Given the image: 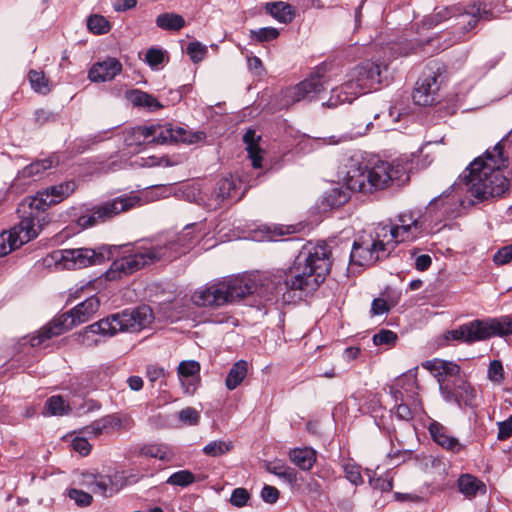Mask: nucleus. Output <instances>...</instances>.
<instances>
[{
    "mask_svg": "<svg viewBox=\"0 0 512 512\" xmlns=\"http://www.w3.org/2000/svg\"><path fill=\"white\" fill-rule=\"evenodd\" d=\"M265 8L268 13L281 23L288 24L295 17V9L283 1L267 3Z\"/></svg>",
    "mask_w": 512,
    "mask_h": 512,
    "instance_id": "nucleus-24",
    "label": "nucleus"
},
{
    "mask_svg": "<svg viewBox=\"0 0 512 512\" xmlns=\"http://www.w3.org/2000/svg\"><path fill=\"white\" fill-rule=\"evenodd\" d=\"M488 379L496 384H501L504 380V368L500 360L490 362L487 372Z\"/></svg>",
    "mask_w": 512,
    "mask_h": 512,
    "instance_id": "nucleus-48",
    "label": "nucleus"
},
{
    "mask_svg": "<svg viewBox=\"0 0 512 512\" xmlns=\"http://www.w3.org/2000/svg\"><path fill=\"white\" fill-rule=\"evenodd\" d=\"M109 257L103 248L98 251L90 248L61 249L51 252L44 258L45 266L52 264L59 269H82L91 265H98L105 262Z\"/></svg>",
    "mask_w": 512,
    "mask_h": 512,
    "instance_id": "nucleus-12",
    "label": "nucleus"
},
{
    "mask_svg": "<svg viewBox=\"0 0 512 512\" xmlns=\"http://www.w3.org/2000/svg\"><path fill=\"white\" fill-rule=\"evenodd\" d=\"M195 482V476L189 470H180L173 473L168 479L167 483L171 485L186 487Z\"/></svg>",
    "mask_w": 512,
    "mask_h": 512,
    "instance_id": "nucleus-43",
    "label": "nucleus"
},
{
    "mask_svg": "<svg viewBox=\"0 0 512 512\" xmlns=\"http://www.w3.org/2000/svg\"><path fill=\"white\" fill-rule=\"evenodd\" d=\"M496 265H505L512 261V243L500 248L493 256Z\"/></svg>",
    "mask_w": 512,
    "mask_h": 512,
    "instance_id": "nucleus-55",
    "label": "nucleus"
},
{
    "mask_svg": "<svg viewBox=\"0 0 512 512\" xmlns=\"http://www.w3.org/2000/svg\"><path fill=\"white\" fill-rule=\"evenodd\" d=\"M424 224L420 213L405 211L397 216L396 224H379L378 236L386 239L393 250L399 243L418 239L424 231Z\"/></svg>",
    "mask_w": 512,
    "mask_h": 512,
    "instance_id": "nucleus-10",
    "label": "nucleus"
},
{
    "mask_svg": "<svg viewBox=\"0 0 512 512\" xmlns=\"http://www.w3.org/2000/svg\"><path fill=\"white\" fill-rule=\"evenodd\" d=\"M70 406L65 402L62 396L54 395L49 397L44 406V416H63L69 414Z\"/></svg>",
    "mask_w": 512,
    "mask_h": 512,
    "instance_id": "nucleus-33",
    "label": "nucleus"
},
{
    "mask_svg": "<svg viewBox=\"0 0 512 512\" xmlns=\"http://www.w3.org/2000/svg\"><path fill=\"white\" fill-rule=\"evenodd\" d=\"M102 421V424L104 426V430L106 433H109L111 431L120 430L124 427H126L128 423V418H121L116 414H110L106 415L102 418H100Z\"/></svg>",
    "mask_w": 512,
    "mask_h": 512,
    "instance_id": "nucleus-44",
    "label": "nucleus"
},
{
    "mask_svg": "<svg viewBox=\"0 0 512 512\" xmlns=\"http://www.w3.org/2000/svg\"><path fill=\"white\" fill-rule=\"evenodd\" d=\"M32 90L38 94L47 95L52 90V83L41 70L31 69L27 75Z\"/></svg>",
    "mask_w": 512,
    "mask_h": 512,
    "instance_id": "nucleus-30",
    "label": "nucleus"
},
{
    "mask_svg": "<svg viewBox=\"0 0 512 512\" xmlns=\"http://www.w3.org/2000/svg\"><path fill=\"white\" fill-rule=\"evenodd\" d=\"M141 204V197L138 193L132 191L92 207L88 214L78 217L77 225L82 229L89 228L97 223L105 222L122 212L139 207Z\"/></svg>",
    "mask_w": 512,
    "mask_h": 512,
    "instance_id": "nucleus-11",
    "label": "nucleus"
},
{
    "mask_svg": "<svg viewBox=\"0 0 512 512\" xmlns=\"http://www.w3.org/2000/svg\"><path fill=\"white\" fill-rule=\"evenodd\" d=\"M498 439L505 440L512 435V415L505 421L498 423Z\"/></svg>",
    "mask_w": 512,
    "mask_h": 512,
    "instance_id": "nucleus-60",
    "label": "nucleus"
},
{
    "mask_svg": "<svg viewBox=\"0 0 512 512\" xmlns=\"http://www.w3.org/2000/svg\"><path fill=\"white\" fill-rule=\"evenodd\" d=\"M392 252L389 242L378 236V227L375 237L355 240L350 252V266L366 267L379 260L387 258Z\"/></svg>",
    "mask_w": 512,
    "mask_h": 512,
    "instance_id": "nucleus-13",
    "label": "nucleus"
},
{
    "mask_svg": "<svg viewBox=\"0 0 512 512\" xmlns=\"http://www.w3.org/2000/svg\"><path fill=\"white\" fill-rule=\"evenodd\" d=\"M290 461L301 470H310L316 462V451L310 447L294 448L289 452Z\"/></svg>",
    "mask_w": 512,
    "mask_h": 512,
    "instance_id": "nucleus-23",
    "label": "nucleus"
},
{
    "mask_svg": "<svg viewBox=\"0 0 512 512\" xmlns=\"http://www.w3.org/2000/svg\"><path fill=\"white\" fill-rule=\"evenodd\" d=\"M68 496L70 499L74 500L78 506H88L92 502V496L89 493L79 489H70L68 491Z\"/></svg>",
    "mask_w": 512,
    "mask_h": 512,
    "instance_id": "nucleus-54",
    "label": "nucleus"
},
{
    "mask_svg": "<svg viewBox=\"0 0 512 512\" xmlns=\"http://www.w3.org/2000/svg\"><path fill=\"white\" fill-rule=\"evenodd\" d=\"M406 175V168L400 163L377 161L371 165L359 163L352 166L346 175L349 190L371 194L387 188L394 181H400Z\"/></svg>",
    "mask_w": 512,
    "mask_h": 512,
    "instance_id": "nucleus-4",
    "label": "nucleus"
},
{
    "mask_svg": "<svg viewBox=\"0 0 512 512\" xmlns=\"http://www.w3.org/2000/svg\"><path fill=\"white\" fill-rule=\"evenodd\" d=\"M344 103H351L348 96L346 95L345 91L343 90L342 85L333 88L331 90L330 97L327 101V106L330 108H335L338 105L344 104Z\"/></svg>",
    "mask_w": 512,
    "mask_h": 512,
    "instance_id": "nucleus-50",
    "label": "nucleus"
},
{
    "mask_svg": "<svg viewBox=\"0 0 512 512\" xmlns=\"http://www.w3.org/2000/svg\"><path fill=\"white\" fill-rule=\"evenodd\" d=\"M382 67L374 62H365L353 68L348 77L353 79L365 92L376 90L382 82Z\"/></svg>",
    "mask_w": 512,
    "mask_h": 512,
    "instance_id": "nucleus-18",
    "label": "nucleus"
},
{
    "mask_svg": "<svg viewBox=\"0 0 512 512\" xmlns=\"http://www.w3.org/2000/svg\"><path fill=\"white\" fill-rule=\"evenodd\" d=\"M127 98L134 106L146 108L149 111L162 108V105L154 96L140 90H132L127 94Z\"/></svg>",
    "mask_w": 512,
    "mask_h": 512,
    "instance_id": "nucleus-29",
    "label": "nucleus"
},
{
    "mask_svg": "<svg viewBox=\"0 0 512 512\" xmlns=\"http://www.w3.org/2000/svg\"><path fill=\"white\" fill-rule=\"evenodd\" d=\"M389 311L388 303L385 299L376 298L371 305V312L373 315H383Z\"/></svg>",
    "mask_w": 512,
    "mask_h": 512,
    "instance_id": "nucleus-62",
    "label": "nucleus"
},
{
    "mask_svg": "<svg viewBox=\"0 0 512 512\" xmlns=\"http://www.w3.org/2000/svg\"><path fill=\"white\" fill-rule=\"evenodd\" d=\"M151 144L188 143L193 144L205 138L203 132H191L170 123L150 125Z\"/></svg>",
    "mask_w": 512,
    "mask_h": 512,
    "instance_id": "nucleus-15",
    "label": "nucleus"
},
{
    "mask_svg": "<svg viewBox=\"0 0 512 512\" xmlns=\"http://www.w3.org/2000/svg\"><path fill=\"white\" fill-rule=\"evenodd\" d=\"M509 335H512V316L505 315L498 318L474 319L466 322L456 329L447 331L445 339L470 345L492 337Z\"/></svg>",
    "mask_w": 512,
    "mask_h": 512,
    "instance_id": "nucleus-6",
    "label": "nucleus"
},
{
    "mask_svg": "<svg viewBox=\"0 0 512 512\" xmlns=\"http://www.w3.org/2000/svg\"><path fill=\"white\" fill-rule=\"evenodd\" d=\"M233 448L231 441L215 440L211 441L203 448V453L210 457H217L226 454Z\"/></svg>",
    "mask_w": 512,
    "mask_h": 512,
    "instance_id": "nucleus-39",
    "label": "nucleus"
},
{
    "mask_svg": "<svg viewBox=\"0 0 512 512\" xmlns=\"http://www.w3.org/2000/svg\"><path fill=\"white\" fill-rule=\"evenodd\" d=\"M423 367L438 377L456 376L460 372V367L456 363L440 359L426 361Z\"/></svg>",
    "mask_w": 512,
    "mask_h": 512,
    "instance_id": "nucleus-28",
    "label": "nucleus"
},
{
    "mask_svg": "<svg viewBox=\"0 0 512 512\" xmlns=\"http://www.w3.org/2000/svg\"><path fill=\"white\" fill-rule=\"evenodd\" d=\"M332 266V250L324 241L308 242L295 257L292 266L287 270L274 275L268 285H271L270 296L267 301L289 291H303L306 293L318 289L330 273Z\"/></svg>",
    "mask_w": 512,
    "mask_h": 512,
    "instance_id": "nucleus-1",
    "label": "nucleus"
},
{
    "mask_svg": "<svg viewBox=\"0 0 512 512\" xmlns=\"http://www.w3.org/2000/svg\"><path fill=\"white\" fill-rule=\"evenodd\" d=\"M200 364L195 360L180 362L178 366V376L184 392L193 394L196 391L200 380Z\"/></svg>",
    "mask_w": 512,
    "mask_h": 512,
    "instance_id": "nucleus-21",
    "label": "nucleus"
},
{
    "mask_svg": "<svg viewBox=\"0 0 512 512\" xmlns=\"http://www.w3.org/2000/svg\"><path fill=\"white\" fill-rule=\"evenodd\" d=\"M250 39L257 43L270 42L279 36V31L273 27H263L258 30H250Z\"/></svg>",
    "mask_w": 512,
    "mask_h": 512,
    "instance_id": "nucleus-42",
    "label": "nucleus"
},
{
    "mask_svg": "<svg viewBox=\"0 0 512 512\" xmlns=\"http://www.w3.org/2000/svg\"><path fill=\"white\" fill-rule=\"evenodd\" d=\"M59 160L55 156H50L42 160H36L25 166L21 171L22 178H35L42 175L46 170L58 164Z\"/></svg>",
    "mask_w": 512,
    "mask_h": 512,
    "instance_id": "nucleus-25",
    "label": "nucleus"
},
{
    "mask_svg": "<svg viewBox=\"0 0 512 512\" xmlns=\"http://www.w3.org/2000/svg\"><path fill=\"white\" fill-rule=\"evenodd\" d=\"M479 16L480 6L476 7L474 5L470 9L463 6V12L458 15V19L460 20L458 24L463 25L464 33L470 31L477 25Z\"/></svg>",
    "mask_w": 512,
    "mask_h": 512,
    "instance_id": "nucleus-37",
    "label": "nucleus"
},
{
    "mask_svg": "<svg viewBox=\"0 0 512 512\" xmlns=\"http://www.w3.org/2000/svg\"><path fill=\"white\" fill-rule=\"evenodd\" d=\"M83 433L89 436L97 437L103 433H106L101 419L95 420L90 425L83 429Z\"/></svg>",
    "mask_w": 512,
    "mask_h": 512,
    "instance_id": "nucleus-61",
    "label": "nucleus"
},
{
    "mask_svg": "<svg viewBox=\"0 0 512 512\" xmlns=\"http://www.w3.org/2000/svg\"><path fill=\"white\" fill-rule=\"evenodd\" d=\"M428 431L431 439L447 452L460 455L467 450V446L453 436L450 429L442 423L432 420L428 425Z\"/></svg>",
    "mask_w": 512,
    "mask_h": 512,
    "instance_id": "nucleus-17",
    "label": "nucleus"
},
{
    "mask_svg": "<svg viewBox=\"0 0 512 512\" xmlns=\"http://www.w3.org/2000/svg\"><path fill=\"white\" fill-rule=\"evenodd\" d=\"M343 90L348 96L350 102L359 97L360 95L366 94L359 84H357L353 79L348 77V80L342 84Z\"/></svg>",
    "mask_w": 512,
    "mask_h": 512,
    "instance_id": "nucleus-53",
    "label": "nucleus"
},
{
    "mask_svg": "<svg viewBox=\"0 0 512 512\" xmlns=\"http://www.w3.org/2000/svg\"><path fill=\"white\" fill-rule=\"evenodd\" d=\"M396 416L400 420L409 421L413 419V413L408 405L401 402L396 406Z\"/></svg>",
    "mask_w": 512,
    "mask_h": 512,
    "instance_id": "nucleus-63",
    "label": "nucleus"
},
{
    "mask_svg": "<svg viewBox=\"0 0 512 512\" xmlns=\"http://www.w3.org/2000/svg\"><path fill=\"white\" fill-rule=\"evenodd\" d=\"M35 122L39 125H44L48 122H54L56 120V115L45 109H37L34 113Z\"/></svg>",
    "mask_w": 512,
    "mask_h": 512,
    "instance_id": "nucleus-59",
    "label": "nucleus"
},
{
    "mask_svg": "<svg viewBox=\"0 0 512 512\" xmlns=\"http://www.w3.org/2000/svg\"><path fill=\"white\" fill-rule=\"evenodd\" d=\"M179 420L184 425L194 426L197 425L200 421V413L192 407H186L179 411L178 413Z\"/></svg>",
    "mask_w": 512,
    "mask_h": 512,
    "instance_id": "nucleus-51",
    "label": "nucleus"
},
{
    "mask_svg": "<svg viewBox=\"0 0 512 512\" xmlns=\"http://www.w3.org/2000/svg\"><path fill=\"white\" fill-rule=\"evenodd\" d=\"M462 12L463 6L460 4L447 7H438L435 9L434 14L426 20V24L429 26H436L452 17L458 18V15Z\"/></svg>",
    "mask_w": 512,
    "mask_h": 512,
    "instance_id": "nucleus-32",
    "label": "nucleus"
},
{
    "mask_svg": "<svg viewBox=\"0 0 512 512\" xmlns=\"http://www.w3.org/2000/svg\"><path fill=\"white\" fill-rule=\"evenodd\" d=\"M145 61L153 70H159L165 61V53L159 48L152 47L147 50Z\"/></svg>",
    "mask_w": 512,
    "mask_h": 512,
    "instance_id": "nucleus-45",
    "label": "nucleus"
},
{
    "mask_svg": "<svg viewBox=\"0 0 512 512\" xmlns=\"http://www.w3.org/2000/svg\"><path fill=\"white\" fill-rule=\"evenodd\" d=\"M151 321L152 311L148 306L126 309L89 325L83 337H87L89 333L111 337L118 332H136L148 326Z\"/></svg>",
    "mask_w": 512,
    "mask_h": 512,
    "instance_id": "nucleus-7",
    "label": "nucleus"
},
{
    "mask_svg": "<svg viewBox=\"0 0 512 512\" xmlns=\"http://www.w3.org/2000/svg\"><path fill=\"white\" fill-rule=\"evenodd\" d=\"M248 373V362L239 360L232 365L225 379V386L228 390L236 389L246 378Z\"/></svg>",
    "mask_w": 512,
    "mask_h": 512,
    "instance_id": "nucleus-26",
    "label": "nucleus"
},
{
    "mask_svg": "<svg viewBox=\"0 0 512 512\" xmlns=\"http://www.w3.org/2000/svg\"><path fill=\"white\" fill-rule=\"evenodd\" d=\"M325 81L319 72L311 74L294 87L286 90L285 98L287 104H294L303 100L311 101L324 89Z\"/></svg>",
    "mask_w": 512,
    "mask_h": 512,
    "instance_id": "nucleus-16",
    "label": "nucleus"
},
{
    "mask_svg": "<svg viewBox=\"0 0 512 512\" xmlns=\"http://www.w3.org/2000/svg\"><path fill=\"white\" fill-rule=\"evenodd\" d=\"M346 479L355 486L363 484L364 480L361 474V467L354 462L345 461L342 464Z\"/></svg>",
    "mask_w": 512,
    "mask_h": 512,
    "instance_id": "nucleus-41",
    "label": "nucleus"
},
{
    "mask_svg": "<svg viewBox=\"0 0 512 512\" xmlns=\"http://www.w3.org/2000/svg\"><path fill=\"white\" fill-rule=\"evenodd\" d=\"M257 290L249 276H237L213 281L195 290L191 301L197 307L215 308L239 301Z\"/></svg>",
    "mask_w": 512,
    "mask_h": 512,
    "instance_id": "nucleus-5",
    "label": "nucleus"
},
{
    "mask_svg": "<svg viewBox=\"0 0 512 512\" xmlns=\"http://www.w3.org/2000/svg\"><path fill=\"white\" fill-rule=\"evenodd\" d=\"M249 500V493L245 488H236L233 490L230 502L233 506L243 507Z\"/></svg>",
    "mask_w": 512,
    "mask_h": 512,
    "instance_id": "nucleus-56",
    "label": "nucleus"
},
{
    "mask_svg": "<svg viewBox=\"0 0 512 512\" xmlns=\"http://www.w3.org/2000/svg\"><path fill=\"white\" fill-rule=\"evenodd\" d=\"M76 189L77 184L74 180L50 186L45 190L37 192L35 196L28 198L21 204V208L18 211H23L27 217L31 216L33 222L36 223V227L41 230L49 221L46 210L50 206L59 204L68 198Z\"/></svg>",
    "mask_w": 512,
    "mask_h": 512,
    "instance_id": "nucleus-9",
    "label": "nucleus"
},
{
    "mask_svg": "<svg viewBox=\"0 0 512 512\" xmlns=\"http://www.w3.org/2000/svg\"><path fill=\"white\" fill-rule=\"evenodd\" d=\"M216 199L223 202L228 199L236 198V185L230 178H222L217 182L214 190Z\"/></svg>",
    "mask_w": 512,
    "mask_h": 512,
    "instance_id": "nucleus-35",
    "label": "nucleus"
},
{
    "mask_svg": "<svg viewBox=\"0 0 512 512\" xmlns=\"http://www.w3.org/2000/svg\"><path fill=\"white\" fill-rule=\"evenodd\" d=\"M194 244L189 231H182L171 239L145 241L127 251V254L115 259L105 276L109 281L127 277L147 265L159 261H172L186 254Z\"/></svg>",
    "mask_w": 512,
    "mask_h": 512,
    "instance_id": "nucleus-3",
    "label": "nucleus"
},
{
    "mask_svg": "<svg viewBox=\"0 0 512 512\" xmlns=\"http://www.w3.org/2000/svg\"><path fill=\"white\" fill-rule=\"evenodd\" d=\"M267 470L276 475L279 476L289 482H292L296 479V473L292 468L286 467L282 464H269L267 466Z\"/></svg>",
    "mask_w": 512,
    "mask_h": 512,
    "instance_id": "nucleus-47",
    "label": "nucleus"
},
{
    "mask_svg": "<svg viewBox=\"0 0 512 512\" xmlns=\"http://www.w3.org/2000/svg\"><path fill=\"white\" fill-rule=\"evenodd\" d=\"M164 369L155 365L147 366L146 375L150 382H156L164 376Z\"/></svg>",
    "mask_w": 512,
    "mask_h": 512,
    "instance_id": "nucleus-64",
    "label": "nucleus"
},
{
    "mask_svg": "<svg viewBox=\"0 0 512 512\" xmlns=\"http://www.w3.org/2000/svg\"><path fill=\"white\" fill-rule=\"evenodd\" d=\"M397 340V334L388 329H381L373 336V342L376 346H394Z\"/></svg>",
    "mask_w": 512,
    "mask_h": 512,
    "instance_id": "nucleus-46",
    "label": "nucleus"
},
{
    "mask_svg": "<svg viewBox=\"0 0 512 512\" xmlns=\"http://www.w3.org/2000/svg\"><path fill=\"white\" fill-rule=\"evenodd\" d=\"M100 301L98 297L91 296L83 302L76 305L70 311L61 314L53 319L48 325L42 327L37 336L30 340L32 347L41 346L46 340L58 336L73 327L87 322L98 311Z\"/></svg>",
    "mask_w": 512,
    "mask_h": 512,
    "instance_id": "nucleus-8",
    "label": "nucleus"
},
{
    "mask_svg": "<svg viewBox=\"0 0 512 512\" xmlns=\"http://www.w3.org/2000/svg\"><path fill=\"white\" fill-rule=\"evenodd\" d=\"M87 27L92 33L100 35L109 32L111 25L104 16L95 14L88 18Z\"/></svg>",
    "mask_w": 512,
    "mask_h": 512,
    "instance_id": "nucleus-40",
    "label": "nucleus"
},
{
    "mask_svg": "<svg viewBox=\"0 0 512 512\" xmlns=\"http://www.w3.org/2000/svg\"><path fill=\"white\" fill-rule=\"evenodd\" d=\"M122 71V64L116 58L109 57L92 65L88 78L92 82H106L114 79Z\"/></svg>",
    "mask_w": 512,
    "mask_h": 512,
    "instance_id": "nucleus-20",
    "label": "nucleus"
},
{
    "mask_svg": "<svg viewBox=\"0 0 512 512\" xmlns=\"http://www.w3.org/2000/svg\"><path fill=\"white\" fill-rule=\"evenodd\" d=\"M457 487L459 492L468 499H473L478 495H485L487 492L485 483L469 473L461 474L459 476L457 480Z\"/></svg>",
    "mask_w": 512,
    "mask_h": 512,
    "instance_id": "nucleus-22",
    "label": "nucleus"
},
{
    "mask_svg": "<svg viewBox=\"0 0 512 512\" xmlns=\"http://www.w3.org/2000/svg\"><path fill=\"white\" fill-rule=\"evenodd\" d=\"M72 448L80 455L86 456L91 451V444L84 437H75L72 440Z\"/></svg>",
    "mask_w": 512,
    "mask_h": 512,
    "instance_id": "nucleus-57",
    "label": "nucleus"
},
{
    "mask_svg": "<svg viewBox=\"0 0 512 512\" xmlns=\"http://www.w3.org/2000/svg\"><path fill=\"white\" fill-rule=\"evenodd\" d=\"M124 142L129 147L151 144L149 126H137L127 130Z\"/></svg>",
    "mask_w": 512,
    "mask_h": 512,
    "instance_id": "nucleus-31",
    "label": "nucleus"
},
{
    "mask_svg": "<svg viewBox=\"0 0 512 512\" xmlns=\"http://www.w3.org/2000/svg\"><path fill=\"white\" fill-rule=\"evenodd\" d=\"M140 454L152 458L160 459L162 461H170L173 453L168 446L163 444H148L140 449Z\"/></svg>",
    "mask_w": 512,
    "mask_h": 512,
    "instance_id": "nucleus-36",
    "label": "nucleus"
},
{
    "mask_svg": "<svg viewBox=\"0 0 512 512\" xmlns=\"http://www.w3.org/2000/svg\"><path fill=\"white\" fill-rule=\"evenodd\" d=\"M207 53L206 46H203L200 42H191L187 46V54L194 63L201 62Z\"/></svg>",
    "mask_w": 512,
    "mask_h": 512,
    "instance_id": "nucleus-52",
    "label": "nucleus"
},
{
    "mask_svg": "<svg viewBox=\"0 0 512 512\" xmlns=\"http://www.w3.org/2000/svg\"><path fill=\"white\" fill-rule=\"evenodd\" d=\"M261 497L266 503L273 504L279 498V491L274 486L265 485L261 491Z\"/></svg>",
    "mask_w": 512,
    "mask_h": 512,
    "instance_id": "nucleus-58",
    "label": "nucleus"
},
{
    "mask_svg": "<svg viewBox=\"0 0 512 512\" xmlns=\"http://www.w3.org/2000/svg\"><path fill=\"white\" fill-rule=\"evenodd\" d=\"M507 139L500 140L492 149L475 158L461 174L460 179L478 201L503 197L510 189V180L502 173L509 156L505 152Z\"/></svg>",
    "mask_w": 512,
    "mask_h": 512,
    "instance_id": "nucleus-2",
    "label": "nucleus"
},
{
    "mask_svg": "<svg viewBox=\"0 0 512 512\" xmlns=\"http://www.w3.org/2000/svg\"><path fill=\"white\" fill-rule=\"evenodd\" d=\"M439 71L440 68H437V72L430 69L428 73L424 72L423 76L419 78L412 94L415 104L429 106L434 103L435 93L439 88L437 83Z\"/></svg>",
    "mask_w": 512,
    "mask_h": 512,
    "instance_id": "nucleus-19",
    "label": "nucleus"
},
{
    "mask_svg": "<svg viewBox=\"0 0 512 512\" xmlns=\"http://www.w3.org/2000/svg\"><path fill=\"white\" fill-rule=\"evenodd\" d=\"M19 212L21 213L20 222L11 228L9 232L0 234V257L9 254L11 251L36 238L40 232L31 216L27 217L23 211Z\"/></svg>",
    "mask_w": 512,
    "mask_h": 512,
    "instance_id": "nucleus-14",
    "label": "nucleus"
},
{
    "mask_svg": "<svg viewBox=\"0 0 512 512\" xmlns=\"http://www.w3.org/2000/svg\"><path fill=\"white\" fill-rule=\"evenodd\" d=\"M114 478L116 479V481H114L110 476L100 477L99 479L96 480L95 486L103 495L112 496L124 486L122 477H120L119 479L121 481V484H118L117 475H115Z\"/></svg>",
    "mask_w": 512,
    "mask_h": 512,
    "instance_id": "nucleus-38",
    "label": "nucleus"
},
{
    "mask_svg": "<svg viewBox=\"0 0 512 512\" xmlns=\"http://www.w3.org/2000/svg\"><path fill=\"white\" fill-rule=\"evenodd\" d=\"M260 140V136L256 134V132L252 129L246 131L243 136V141L246 144V149L249 155V158L252 161V166L256 169L261 167L262 156L258 145V141Z\"/></svg>",
    "mask_w": 512,
    "mask_h": 512,
    "instance_id": "nucleus-27",
    "label": "nucleus"
},
{
    "mask_svg": "<svg viewBox=\"0 0 512 512\" xmlns=\"http://www.w3.org/2000/svg\"><path fill=\"white\" fill-rule=\"evenodd\" d=\"M326 200L331 207H340L349 200V194L342 189L334 188L329 192Z\"/></svg>",
    "mask_w": 512,
    "mask_h": 512,
    "instance_id": "nucleus-49",
    "label": "nucleus"
},
{
    "mask_svg": "<svg viewBox=\"0 0 512 512\" xmlns=\"http://www.w3.org/2000/svg\"><path fill=\"white\" fill-rule=\"evenodd\" d=\"M185 24V19L175 13H162L156 18V25L163 30L179 31Z\"/></svg>",
    "mask_w": 512,
    "mask_h": 512,
    "instance_id": "nucleus-34",
    "label": "nucleus"
}]
</instances>
